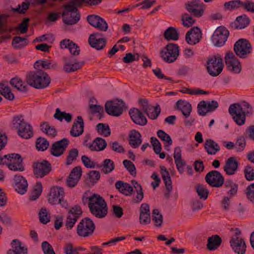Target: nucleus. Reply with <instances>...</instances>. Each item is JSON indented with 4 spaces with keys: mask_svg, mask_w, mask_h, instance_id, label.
<instances>
[{
    "mask_svg": "<svg viewBox=\"0 0 254 254\" xmlns=\"http://www.w3.org/2000/svg\"><path fill=\"white\" fill-rule=\"evenodd\" d=\"M239 165L235 157H230L226 161L223 170L227 175H233L237 172Z\"/></svg>",
    "mask_w": 254,
    "mask_h": 254,
    "instance_id": "5701e85b",
    "label": "nucleus"
},
{
    "mask_svg": "<svg viewBox=\"0 0 254 254\" xmlns=\"http://www.w3.org/2000/svg\"><path fill=\"white\" fill-rule=\"evenodd\" d=\"M54 117L60 121L64 119L68 123L70 122L72 120V116L70 113L61 112L59 108L56 109Z\"/></svg>",
    "mask_w": 254,
    "mask_h": 254,
    "instance_id": "a18cd8bd",
    "label": "nucleus"
},
{
    "mask_svg": "<svg viewBox=\"0 0 254 254\" xmlns=\"http://www.w3.org/2000/svg\"><path fill=\"white\" fill-rule=\"evenodd\" d=\"M152 220L156 227H161L163 222V216L157 209H154L152 211Z\"/></svg>",
    "mask_w": 254,
    "mask_h": 254,
    "instance_id": "864d4df0",
    "label": "nucleus"
},
{
    "mask_svg": "<svg viewBox=\"0 0 254 254\" xmlns=\"http://www.w3.org/2000/svg\"><path fill=\"white\" fill-rule=\"evenodd\" d=\"M88 207L91 213L97 218H104L107 215V204L99 195L94 194L91 196Z\"/></svg>",
    "mask_w": 254,
    "mask_h": 254,
    "instance_id": "20e7f679",
    "label": "nucleus"
},
{
    "mask_svg": "<svg viewBox=\"0 0 254 254\" xmlns=\"http://www.w3.org/2000/svg\"><path fill=\"white\" fill-rule=\"evenodd\" d=\"M69 143V141L66 138H64L59 141L54 142L50 150L51 154L55 157L61 156L65 152Z\"/></svg>",
    "mask_w": 254,
    "mask_h": 254,
    "instance_id": "a211bd4d",
    "label": "nucleus"
},
{
    "mask_svg": "<svg viewBox=\"0 0 254 254\" xmlns=\"http://www.w3.org/2000/svg\"><path fill=\"white\" fill-rule=\"evenodd\" d=\"M14 187L15 190L21 194H23L27 191L28 183L27 180L20 175H15L14 177Z\"/></svg>",
    "mask_w": 254,
    "mask_h": 254,
    "instance_id": "b1692460",
    "label": "nucleus"
},
{
    "mask_svg": "<svg viewBox=\"0 0 254 254\" xmlns=\"http://www.w3.org/2000/svg\"><path fill=\"white\" fill-rule=\"evenodd\" d=\"M160 55L165 62L173 63L179 56V47L176 44L170 43L162 50Z\"/></svg>",
    "mask_w": 254,
    "mask_h": 254,
    "instance_id": "9b49d317",
    "label": "nucleus"
},
{
    "mask_svg": "<svg viewBox=\"0 0 254 254\" xmlns=\"http://www.w3.org/2000/svg\"><path fill=\"white\" fill-rule=\"evenodd\" d=\"M206 182L212 187L220 188L224 184L223 175L217 170L209 172L205 176Z\"/></svg>",
    "mask_w": 254,
    "mask_h": 254,
    "instance_id": "2eb2a0df",
    "label": "nucleus"
},
{
    "mask_svg": "<svg viewBox=\"0 0 254 254\" xmlns=\"http://www.w3.org/2000/svg\"><path fill=\"white\" fill-rule=\"evenodd\" d=\"M13 125L17 130L18 134L21 137L29 139L33 135L32 127L20 115L14 116L12 120Z\"/></svg>",
    "mask_w": 254,
    "mask_h": 254,
    "instance_id": "39448f33",
    "label": "nucleus"
},
{
    "mask_svg": "<svg viewBox=\"0 0 254 254\" xmlns=\"http://www.w3.org/2000/svg\"><path fill=\"white\" fill-rule=\"evenodd\" d=\"M123 164L131 175L136 174L135 167L132 162L128 160H125L123 161Z\"/></svg>",
    "mask_w": 254,
    "mask_h": 254,
    "instance_id": "0e129e2a",
    "label": "nucleus"
},
{
    "mask_svg": "<svg viewBox=\"0 0 254 254\" xmlns=\"http://www.w3.org/2000/svg\"><path fill=\"white\" fill-rule=\"evenodd\" d=\"M89 45L93 48L98 50L103 49L106 44V40L105 39H88Z\"/></svg>",
    "mask_w": 254,
    "mask_h": 254,
    "instance_id": "49530a36",
    "label": "nucleus"
},
{
    "mask_svg": "<svg viewBox=\"0 0 254 254\" xmlns=\"http://www.w3.org/2000/svg\"><path fill=\"white\" fill-rule=\"evenodd\" d=\"M64 189L59 187L51 188L48 198L49 202L52 204H60L62 207L67 208L68 204L64 199Z\"/></svg>",
    "mask_w": 254,
    "mask_h": 254,
    "instance_id": "f8f14e48",
    "label": "nucleus"
},
{
    "mask_svg": "<svg viewBox=\"0 0 254 254\" xmlns=\"http://www.w3.org/2000/svg\"><path fill=\"white\" fill-rule=\"evenodd\" d=\"M173 156L178 171L182 174L184 171V167L186 165V163L182 159V149L180 146L175 148Z\"/></svg>",
    "mask_w": 254,
    "mask_h": 254,
    "instance_id": "bb28decb",
    "label": "nucleus"
},
{
    "mask_svg": "<svg viewBox=\"0 0 254 254\" xmlns=\"http://www.w3.org/2000/svg\"><path fill=\"white\" fill-rule=\"evenodd\" d=\"M39 220L43 224H46L50 221V216L48 215L46 208H42L39 212Z\"/></svg>",
    "mask_w": 254,
    "mask_h": 254,
    "instance_id": "6e6d98bb",
    "label": "nucleus"
},
{
    "mask_svg": "<svg viewBox=\"0 0 254 254\" xmlns=\"http://www.w3.org/2000/svg\"><path fill=\"white\" fill-rule=\"evenodd\" d=\"M42 185L41 182H39L36 183L34 190L30 196V199L35 200L37 199L42 193Z\"/></svg>",
    "mask_w": 254,
    "mask_h": 254,
    "instance_id": "3c124183",
    "label": "nucleus"
},
{
    "mask_svg": "<svg viewBox=\"0 0 254 254\" xmlns=\"http://www.w3.org/2000/svg\"><path fill=\"white\" fill-rule=\"evenodd\" d=\"M42 131L49 136L55 137L57 135V130L52 126H50L47 122H44L41 125Z\"/></svg>",
    "mask_w": 254,
    "mask_h": 254,
    "instance_id": "79ce46f5",
    "label": "nucleus"
},
{
    "mask_svg": "<svg viewBox=\"0 0 254 254\" xmlns=\"http://www.w3.org/2000/svg\"><path fill=\"white\" fill-rule=\"evenodd\" d=\"M234 51L240 58L246 59L252 53V45L248 40L240 39L235 43Z\"/></svg>",
    "mask_w": 254,
    "mask_h": 254,
    "instance_id": "9d476101",
    "label": "nucleus"
},
{
    "mask_svg": "<svg viewBox=\"0 0 254 254\" xmlns=\"http://www.w3.org/2000/svg\"><path fill=\"white\" fill-rule=\"evenodd\" d=\"M97 130L98 132L104 134L105 136H109L111 133L109 126H106L103 123H99L97 125Z\"/></svg>",
    "mask_w": 254,
    "mask_h": 254,
    "instance_id": "bf43d9fd",
    "label": "nucleus"
},
{
    "mask_svg": "<svg viewBox=\"0 0 254 254\" xmlns=\"http://www.w3.org/2000/svg\"><path fill=\"white\" fill-rule=\"evenodd\" d=\"M0 94L9 100H12L14 98L9 87L3 84H0Z\"/></svg>",
    "mask_w": 254,
    "mask_h": 254,
    "instance_id": "de8ad7c7",
    "label": "nucleus"
},
{
    "mask_svg": "<svg viewBox=\"0 0 254 254\" xmlns=\"http://www.w3.org/2000/svg\"><path fill=\"white\" fill-rule=\"evenodd\" d=\"M204 147L207 153L210 155L215 154L220 149L218 144L211 139L205 141Z\"/></svg>",
    "mask_w": 254,
    "mask_h": 254,
    "instance_id": "72a5a7b5",
    "label": "nucleus"
},
{
    "mask_svg": "<svg viewBox=\"0 0 254 254\" xmlns=\"http://www.w3.org/2000/svg\"><path fill=\"white\" fill-rule=\"evenodd\" d=\"M12 249L7 251V254H27V249L23 246L22 243L14 239L11 243Z\"/></svg>",
    "mask_w": 254,
    "mask_h": 254,
    "instance_id": "cd10ccee",
    "label": "nucleus"
},
{
    "mask_svg": "<svg viewBox=\"0 0 254 254\" xmlns=\"http://www.w3.org/2000/svg\"><path fill=\"white\" fill-rule=\"evenodd\" d=\"M81 161L84 165L87 168H94L95 167V163L86 155L81 157Z\"/></svg>",
    "mask_w": 254,
    "mask_h": 254,
    "instance_id": "774afa93",
    "label": "nucleus"
},
{
    "mask_svg": "<svg viewBox=\"0 0 254 254\" xmlns=\"http://www.w3.org/2000/svg\"><path fill=\"white\" fill-rule=\"evenodd\" d=\"M49 146L48 141L45 138L40 137L36 142V146L38 150L44 151L46 150Z\"/></svg>",
    "mask_w": 254,
    "mask_h": 254,
    "instance_id": "5fc2aeb1",
    "label": "nucleus"
},
{
    "mask_svg": "<svg viewBox=\"0 0 254 254\" xmlns=\"http://www.w3.org/2000/svg\"><path fill=\"white\" fill-rule=\"evenodd\" d=\"M241 6L247 11L254 13V2L249 0L244 2L241 1Z\"/></svg>",
    "mask_w": 254,
    "mask_h": 254,
    "instance_id": "338daca9",
    "label": "nucleus"
},
{
    "mask_svg": "<svg viewBox=\"0 0 254 254\" xmlns=\"http://www.w3.org/2000/svg\"><path fill=\"white\" fill-rule=\"evenodd\" d=\"M40 65L44 69H55L58 67V64L53 60L43 59L37 61L34 64L35 68H37Z\"/></svg>",
    "mask_w": 254,
    "mask_h": 254,
    "instance_id": "473e14b6",
    "label": "nucleus"
},
{
    "mask_svg": "<svg viewBox=\"0 0 254 254\" xmlns=\"http://www.w3.org/2000/svg\"><path fill=\"white\" fill-rule=\"evenodd\" d=\"M241 6L240 0H231L226 2L224 4V8L226 10H233L239 8Z\"/></svg>",
    "mask_w": 254,
    "mask_h": 254,
    "instance_id": "603ef678",
    "label": "nucleus"
},
{
    "mask_svg": "<svg viewBox=\"0 0 254 254\" xmlns=\"http://www.w3.org/2000/svg\"><path fill=\"white\" fill-rule=\"evenodd\" d=\"M33 174L36 178H42L49 174L52 170L51 163L45 160L41 162H34L33 165Z\"/></svg>",
    "mask_w": 254,
    "mask_h": 254,
    "instance_id": "ddd939ff",
    "label": "nucleus"
},
{
    "mask_svg": "<svg viewBox=\"0 0 254 254\" xmlns=\"http://www.w3.org/2000/svg\"><path fill=\"white\" fill-rule=\"evenodd\" d=\"M157 134L158 137L164 142L165 144H168V145H171L172 144L173 141L170 136L164 130H158Z\"/></svg>",
    "mask_w": 254,
    "mask_h": 254,
    "instance_id": "4d7b16f0",
    "label": "nucleus"
},
{
    "mask_svg": "<svg viewBox=\"0 0 254 254\" xmlns=\"http://www.w3.org/2000/svg\"><path fill=\"white\" fill-rule=\"evenodd\" d=\"M84 122L81 116H77L73 123L70 133L73 137H77L81 135L84 131Z\"/></svg>",
    "mask_w": 254,
    "mask_h": 254,
    "instance_id": "393cba45",
    "label": "nucleus"
},
{
    "mask_svg": "<svg viewBox=\"0 0 254 254\" xmlns=\"http://www.w3.org/2000/svg\"><path fill=\"white\" fill-rule=\"evenodd\" d=\"M64 64L63 66V69L67 73L77 71L80 69L84 64V62L67 61L66 58H64Z\"/></svg>",
    "mask_w": 254,
    "mask_h": 254,
    "instance_id": "a878e982",
    "label": "nucleus"
},
{
    "mask_svg": "<svg viewBox=\"0 0 254 254\" xmlns=\"http://www.w3.org/2000/svg\"><path fill=\"white\" fill-rule=\"evenodd\" d=\"M82 211L78 205L72 207L68 212V216L65 223V226L68 230L73 228L75 223L81 215Z\"/></svg>",
    "mask_w": 254,
    "mask_h": 254,
    "instance_id": "dca6fc26",
    "label": "nucleus"
},
{
    "mask_svg": "<svg viewBox=\"0 0 254 254\" xmlns=\"http://www.w3.org/2000/svg\"><path fill=\"white\" fill-rule=\"evenodd\" d=\"M176 106L178 109L181 111L186 118H188L190 116L192 111V107L191 104L189 102L180 99L177 102Z\"/></svg>",
    "mask_w": 254,
    "mask_h": 254,
    "instance_id": "7c9ffc66",
    "label": "nucleus"
},
{
    "mask_svg": "<svg viewBox=\"0 0 254 254\" xmlns=\"http://www.w3.org/2000/svg\"><path fill=\"white\" fill-rule=\"evenodd\" d=\"M129 115L132 122L141 126L147 124V120L142 112L137 108H132L129 110Z\"/></svg>",
    "mask_w": 254,
    "mask_h": 254,
    "instance_id": "4be33fe9",
    "label": "nucleus"
},
{
    "mask_svg": "<svg viewBox=\"0 0 254 254\" xmlns=\"http://www.w3.org/2000/svg\"><path fill=\"white\" fill-rule=\"evenodd\" d=\"M95 229V226L90 218L88 217L82 219L77 226V234L81 237L91 236Z\"/></svg>",
    "mask_w": 254,
    "mask_h": 254,
    "instance_id": "1a4fd4ad",
    "label": "nucleus"
},
{
    "mask_svg": "<svg viewBox=\"0 0 254 254\" xmlns=\"http://www.w3.org/2000/svg\"><path fill=\"white\" fill-rule=\"evenodd\" d=\"M105 111L109 115L119 117L126 109L125 103L122 100H113L108 101L105 105Z\"/></svg>",
    "mask_w": 254,
    "mask_h": 254,
    "instance_id": "0eeeda50",
    "label": "nucleus"
},
{
    "mask_svg": "<svg viewBox=\"0 0 254 254\" xmlns=\"http://www.w3.org/2000/svg\"><path fill=\"white\" fill-rule=\"evenodd\" d=\"M246 146L245 139L243 137L238 138L235 144V148L237 152L242 151Z\"/></svg>",
    "mask_w": 254,
    "mask_h": 254,
    "instance_id": "69168bd1",
    "label": "nucleus"
},
{
    "mask_svg": "<svg viewBox=\"0 0 254 254\" xmlns=\"http://www.w3.org/2000/svg\"><path fill=\"white\" fill-rule=\"evenodd\" d=\"M27 44L26 39L20 37H14L12 41V45L15 49H21Z\"/></svg>",
    "mask_w": 254,
    "mask_h": 254,
    "instance_id": "8fccbe9b",
    "label": "nucleus"
},
{
    "mask_svg": "<svg viewBox=\"0 0 254 254\" xmlns=\"http://www.w3.org/2000/svg\"><path fill=\"white\" fill-rule=\"evenodd\" d=\"M102 167V171L105 174H108L113 171L115 169V164L114 162L109 159H106L104 160L103 164L98 167Z\"/></svg>",
    "mask_w": 254,
    "mask_h": 254,
    "instance_id": "c03bdc74",
    "label": "nucleus"
},
{
    "mask_svg": "<svg viewBox=\"0 0 254 254\" xmlns=\"http://www.w3.org/2000/svg\"><path fill=\"white\" fill-rule=\"evenodd\" d=\"M224 184L226 189H229L227 192L228 194L233 196L237 194L238 190V185L237 184L234 183L232 180H226Z\"/></svg>",
    "mask_w": 254,
    "mask_h": 254,
    "instance_id": "58836bf2",
    "label": "nucleus"
},
{
    "mask_svg": "<svg viewBox=\"0 0 254 254\" xmlns=\"http://www.w3.org/2000/svg\"><path fill=\"white\" fill-rule=\"evenodd\" d=\"M161 109L159 105L156 107L151 106L145 114L149 118L152 120H155L158 118Z\"/></svg>",
    "mask_w": 254,
    "mask_h": 254,
    "instance_id": "09e8293b",
    "label": "nucleus"
},
{
    "mask_svg": "<svg viewBox=\"0 0 254 254\" xmlns=\"http://www.w3.org/2000/svg\"><path fill=\"white\" fill-rule=\"evenodd\" d=\"M207 71L212 76H218L223 68V60L219 55L210 58L207 62Z\"/></svg>",
    "mask_w": 254,
    "mask_h": 254,
    "instance_id": "6e6552de",
    "label": "nucleus"
},
{
    "mask_svg": "<svg viewBox=\"0 0 254 254\" xmlns=\"http://www.w3.org/2000/svg\"><path fill=\"white\" fill-rule=\"evenodd\" d=\"M10 84L19 91L26 92L27 90V86L24 85L23 81L18 77L12 78L10 81Z\"/></svg>",
    "mask_w": 254,
    "mask_h": 254,
    "instance_id": "a19ab883",
    "label": "nucleus"
},
{
    "mask_svg": "<svg viewBox=\"0 0 254 254\" xmlns=\"http://www.w3.org/2000/svg\"><path fill=\"white\" fill-rule=\"evenodd\" d=\"M218 105V103L215 100L207 102L205 101H201L197 105L198 114L200 116H204L206 113L211 112L216 110Z\"/></svg>",
    "mask_w": 254,
    "mask_h": 254,
    "instance_id": "aec40b11",
    "label": "nucleus"
},
{
    "mask_svg": "<svg viewBox=\"0 0 254 254\" xmlns=\"http://www.w3.org/2000/svg\"><path fill=\"white\" fill-rule=\"evenodd\" d=\"M196 191L198 196L200 199L205 200L208 197L209 191L206 186L200 184H198L195 186Z\"/></svg>",
    "mask_w": 254,
    "mask_h": 254,
    "instance_id": "37998d69",
    "label": "nucleus"
},
{
    "mask_svg": "<svg viewBox=\"0 0 254 254\" xmlns=\"http://www.w3.org/2000/svg\"><path fill=\"white\" fill-rule=\"evenodd\" d=\"M244 173L246 179L248 181H253L254 180V170L250 165L246 166L244 169Z\"/></svg>",
    "mask_w": 254,
    "mask_h": 254,
    "instance_id": "680f3d73",
    "label": "nucleus"
},
{
    "mask_svg": "<svg viewBox=\"0 0 254 254\" xmlns=\"http://www.w3.org/2000/svg\"><path fill=\"white\" fill-rule=\"evenodd\" d=\"M129 144L133 148H138L141 144V135L138 131L132 130L129 134Z\"/></svg>",
    "mask_w": 254,
    "mask_h": 254,
    "instance_id": "2f4dec72",
    "label": "nucleus"
},
{
    "mask_svg": "<svg viewBox=\"0 0 254 254\" xmlns=\"http://www.w3.org/2000/svg\"><path fill=\"white\" fill-rule=\"evenodd\" d=\"M164 36V38L167 41L178 40L179 32L178 29L173 27H170L165 30Z\"/></svg>",
    "mask_w": 254,
    "mask_h": 254,
    "instance_id": "4c0bfd02",
    "label": "nucleus"
},
{
    "mask_svg": "<svg viewBox=\"0 0 254 254\" xmlns=\"http://www.w3.org/2000/svg\"><path fill=\"white\" fill-rule=\"evenodd\" d=\"M230 231L233 232L229 242L232 249L238 254H245L246 251V245L244 239L240 236L241 231L238 228H232Z\"/></svg>",
    "mask_w": 254,
    "mask_h": 254,
    "instance_id": "423d86ee",
    "label": "nucleus"
},
{
    "mask_svg": "<svg viewBox=\"0 0 254 254\" xmlns=\"http://www.w3.org/2000/svg\"><path fill=\"white\" fill-rule=\"evenodd\" d=\"M228 111L238 126L244 125L246 121V116L251 115L253 112L251 105L245 101L242 102L241 104L239 103L231 104Z\"/></svg>",
    "mask_w": 254,
    "mask_h": 254,
    "instance_id": "f257e3e1",
    "label": "nucleus"
},
{
    "mask_svg": "<svg viewBox=\"0 0 254 254\" xmlns=\"http://www.w3.org/2000/svg\"><path fill=\"white\" fill-rule=\"evenodd\" d=\"M116 188L120 192L126 195H129L133 191V188L128 183L122 181H118L115 184Z\"/></svg>",
    "mask_w": 254,
    "mask_h": 254,
    "instance_id": "f704fd0d",
    "label": "nucleus"
},
{
    "mask_svg": "<svg viewBox=\"0 0 254 254\" xmlns=\"http://www.w3.org/2000/svg\"><path fill=\"white\" fill-rule=\"evenodd\" d=\"M250 23V19L246 15L239 16L236 18V22L234 23L235 29H243Z\"/></svg>",
    "mask_w": 254,
    "mask_h": 254,
    "instance_id": "ea45409f",
    "label": "nucleus"
},
{
    "mask_svg": "<svg viewBox=\"0 0 254 254\" xmlns=\"http://www.w3.org/2000/svg\"><path fill=\"white\" fill-rule=\"evenodd\" d=\"M229 35V31L224 27H218L213 34L211 40L214 46H222L227 40Z\"/></svg>",
    "mask_w": 254,
    "mask_h": 254,
    "instance_id": "4468645a",
    "label": "nucleus"
},
{
    "mask_svg": "<svg viewBox=\"0 0 254 254\" xmlns=\"http://www.w3.org/2000/svg\"><path fill=\"white\" fill-rule=\"evenodd\" d=\"M101 2V0H72L68 4L64 5L65 10L63 15H66L68 12H71L72 19H65L64 22L67 24H75L80 19V14L78 12L77 7L80 6L82 3H86L89 5H97Z\"/></svg>",
    "mask_w": 254,
    "mask_h": 254,
    "instance_id": "7ed1b4c3",
    "label": "nucleus"
},
{
    "mask_svg": "<svg viewBox=\"0 0 254 254\" xmlns=\"http://www.w3.org/2000/svg\"><path fill=\"white\" fill-rule=\"evenodd\" d=\"M222 240L218 235H213L208 238L206 248L209 251L217 250L221 245Z\"/></svg>",
    "mask_w": 254,
    "mask_h": 254,
    "instance_id": "c756f323",
    "label": "nucleus"
},
{
    "mask_svg": "<svg viewBox=\"0 0 254 254\" xmlns=\"http://www.w3.org/2000/svg\"><path fill=\"white\" fill-rule=\"evenodd\" d=\"M82 173V169L80 166L74 167L71 170L68 177L66 179V186L70 188L75 187L80 180Z\"/></svg>",
    "mask_w": 254,
    "mask_h": 254,
    "instance_id": "6ab92c4d",
    "label": "nucleus"
},
{
    "mask_svg": "<svg viewBox=\"0 0 254 254\" xmlns=\"http://www.w3.org/2000/svg\"><path fill=\"white\" fill-rule=\"evenodd\" d=\"M202 38V32L198 27L191 28L186 35V40L189 45H195Z\"/></svg>",
    "mask_w": 254,
    "mask_h": 254,
    "instance_id": "412c9836",
    "label": "nucleus"
},
{
    "mask_svg": "<svg viewBox=\"0 0 254 254\" xmlns=\"http://www.w3.org/2000/svg\"><path fill=\"white\" fill-rule=\"evenodd\" d=\"M182 21L183 25L187 27L192 26L195 21V19H193L188 13H185L182 15Z\"/></svg>",
    "mask_w": 254,
    "mask_h": 254,
    "instance_id": "052dcab7",
    "label": "nucleus"
},
{
    "mask_svg": "<svg viewBox=\"0 0 254 254\" xmlns=\"http://www.w3.org/2000/svg\"><path fill=\"white\" fill-rule=\"evenodd\" d=\"M160 171L162 174V179L165 184L166 189L168 190V192L165 193V196L169 197L170 193L172 190V181L170 175L164 166L160 167Z\"/></svg>",
    "mask_w": 254,
    "mask_h": 254,
    "instance_id": "c85d7f7f",
    "label": "nucleus"
},
{
    "mask_svg": "<svg viewBox=\"0 0 254 254\" xmlns=\"http://www.w3.org/2000/svg\"><path fill=\"white\" fill-rule=\"evenodd\" d=\"M101 31H106L108 30V26L106 21L102 17H100L95 26Z\"/></svg>",
    "mask_w": 254,
    "mask_h": 254,
    "instance_id": "e2e57ef3",
    "label": "nucleus"
},
{
    "mask_svg": "<svg viewBox=\"0 0 254 254\" xmlns=\"http://www.w3.org/2000/svg\"><path fill=\"white\" fill-rule=\"evenodd\" d=\"M71 1H70L69 2H68L67 4H64L63 5V7L64 8V11L61 13H51L49 14L48 15V19L51 21H56L58 18L59 17V16L62 15L64 17V18H63V22L66 24V25H72L71 24H67V23H66L64 22V19H72L73 18V17L71 16V12L70 11H69L67 12V13L66 14V15H63V13L64 12V11L65 10V7H64V5H67L68 4V3L70 2Z\"/></svg>",
    "mask_w": 254,
    "mask_h": 254,
    "instance_id": "e433bc0d",
    "label": "nucleus"
},
{
    "mask_svg": "<svg viewBox=\"0 0 254 254\" xmlns=\"http://www.w3.org/2000/svg\"><path fill=\"white\" fill-rule=\"evenodd\" d=\"M107 146L106 140L101 137L96 138L92 143H90L89 149L91 151H101L104 150Z\"/></svg>",
    "mask_w": 254,
    "mask_h": 254,
    "instance_id": "c9c22d12",
    "label": "nucleus"
},
{
    "mask_svg": "<svg viewBox=\"0 0 254 254\" xmlns=\"http://www.w3.org/2000/svg\"><path fill=\"white\" fill-rule=\"evenodd\" d=\"M225 61L229 70L237 73L241 71L242 67L240 62L232 52L226 53Z\"/></svg>",
    "mask_w": 254,
    "mask_h": 254,
    "instance_id": "f3484780",
    "label": "nucleus"
},
{
    "mask_svg": "<svg viewBox=\"0 0 254 254\" xmlns=\"http://www.w3.org/2000/svg\"><path fill=\"white\" fill-rule=\"evenodd\" d=\"M78 156V150L76 148H73L70 150L66 158V164L67 165L71 164L74 161L76 160Z\"/></svg>",
    "mask_w": 254,
    "mask_h": 254,
    "instance_id": "13d9d810",
    "label": "nucleus"
},
{
    "mask_svg": "<svg viewBox=\"0 0 254 254\" xmlns=\"http://www.w3.org/2000/svg\"><path fill=\"white\" fill-rule=\"evenodd\" d=\"M26 81L28 85L36 89H43L49 86L51 78L42 69H37L28 72L26 75Z\"/></svg>",
    "mask_w": 254,
    "mask_h": 254,
    "instance_id": "f03ea898",
    "label": "nucleus"
}]
</instances>
